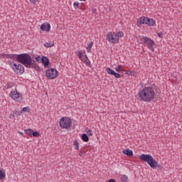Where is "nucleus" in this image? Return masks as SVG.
Returning <instances> with one entry per match:
<instances>
[{
	"instance_id": "obj_1",
	"label": "nucleus",
	"mask_w": 182,
	"mask_h": 182,
	"mask_svg": "<svg viewBox=\"0 0 182 182\" xmlns=\"http://www.w3.org/2000/svg\"><path fill=\"white\" fill-rule=\"evenodd\" d=\"M138 96L142 102L150 103L154 100L156 97V92L151 87H144L138 92Z\"/></svg>"
},
{
	"instance_id": "obj_2",
	"label": "nucleus",
	"mask_w": 182,
	"mask_h": 182,
	"mask_svg": "<svg viewBox=\"0 0 182 182\" xmlns=\"http://www.w3.org/2000/svg\"><path fill=\"white\" fill-rule=\"evenodd\" d=\"M18 62L28 69H32L35 66V64L32 62V57L28 53L19 54Z\"/></svg>"
},
{
	"instance_id": "obj_3",
	"label": "nucleus",
	"mask_w": 182,
	"mask_h": 182,
	"mask_svg": "<svg viewBox=\"0 0 182 182\" xmlns=\"http://www.w3.org/2000/svg\"><path fill=\"white\" fill-rule=\"evenodd\" d=\"M124 33L123 31L109 32L107 34L106 39L109 43H119V38H123Z\"/></svg>"
},
{
	"instance_id": "obj_4",
	"label": "nucleus",
	"mask_w": 182,
	"mask_h": 182,
	"mask_svg": "<svg viewBox=\"0 0 182 182\" xmlns=\"http://www.w3.org/2000/svg\"><path fill=\"white\" fill-rule=\"evenodd\" d=\"M139 159L141 161H145L146 163H147V164H149V167H151V168H156L157 167V164H159V163H157L153 159V156L150 154H142L139 156Z\"/></svg>"
},
{
	"instance_id": "obj_5",
	"label": "nucleus",
	"mask_w": 182,
	"mask_h": 182,
	"mask_svg": "<svg viewBox=\"0 0 182 182\" xmlns=\"http://www.w3.org/2000/svg\"><path fill=\"white\" fill-rule=\"evenodd\" d=\"M141 41L143 42L144 45L149 49V50H151V52H154V41L151 38L147 37V36H142L140 37Z\"/></svg>"
},
{
	"instance_id": "obj_6",
	"label": "nucleus",
	"mask_w": 182,
	"mask_h": 182,
	"mask_svg": "<svg viewBox=\"0 0 182 182\" xmlns=\"http://www.w3.org/2000/svg\"><path fill=\"white\" fill-rule=\"evenodd\" d=\"M59 124L61 129H70L72 127V119L68 117H62L60 119Z\"/></svg>"
},
{
	"instance_id": "obj_7",
	"label": "nucleus",
	"mask_w": 182,
	"mask_h": 182,
	"mask_svg": "<svg viewBox=\"0 0 182 182\" xmlns=\"http://www.w3.org/2000/svg\"><path fill=\"white\" fill-rule=\"evenodd\" d=\"M11 66L16 75H23V73H25V68L23 65L21 64H16L15 63H11Z\"/></svg>"
},
{
	"instance_id": "obj_8",
	"label": "nucleus",
	"mask_w": 182,
	"mask_h": 182,
	"mask_svg": "<svg viewBox=\"0 0 182 182\" xmlns=\"http://www.w3.org/2000/svg\"><path fill=\"white\" fill-rule=\"evenodd\" d=\"M46 76L48 77V79H56V77L59 76V73L56 69L49 68L46 70Z\"/></svg>"
},
{
	"instance_id": "obj_9",
	"label": "nucleus",
	"mask_w": 182,
	"mask_h": 182,
	"mask_svg": "<svg viewBox=\"0 0 182 182\" xmlns=\"http://www.w3.org/2000/svg\"><path fill=\"white\" fill-rule=\"evenodd\" d=\"M10 97L13 98L15 102H22V94L18 92L16 90H12L9 94Z\"/></svg>"
},
{
	"instance_id": "obj_10",
	"label": "nucleus",
	"mask_w": 182,
	"mask_h": 182,
	"mask_svg": "<svg viewBox=\"0 0 182 182\" xmlns=\"http://www.w3.org/2000/svg\"><path fill=\"white\" fill-rule=\"evenodd\" d=\"M148 18L149 17L146 16L140 17L137 21L138 26H140L141 25H147Z\"/></svg>"
},
{
	"instance_id": "obj_11",
	"label": "nucleus",
	"mask_w": 182,
	"mask_h": 182,
	"mask_svg": "<svg viewBox=\"0 0 182 182\" xmlns=\"http://www.w3.org/2000/svg\"><path fill=\"white\" fill-rule=\"evenodd\" d=\"M40 29L43 32H49L50 31V24L49 23H44L41 24Z\"/></svg>"
},
{
	"instance_id": "obj_12",
	"label": "nucleus",
	"mask_w": 182,
	"mask_h": 182,
	"mask_svg": "<svg viewBox=\"0 0 182 182\" xmlns=\"http://www.w3.org/2000/svg\"><path fill=\"white\" fill-rule=\"evenodd\" d=\"M41 60L44 68H48L49 65V58L46 56H43Z\"/></svg>"
},
{
	"instance_id": "obj_13",
	"label": "nucleus",
	"mask_w": 182,
	"mask_h": 182,
	"mask_svg": "<svg viewBox=\"0 0 182 182\" xmlns=\"http://www.w3.org/2000/svg\"><path fill=\"white\" fill-rule=\"evenodd\" d=\"M85 54H86L85 50H84V51L78 50L77 56L80 59V60H83V57L85 56Z\"/></svg>"
},
{
	"instance_id": "obj_14",
	"label": "nucleus",
	"mask_w": 182,
	"mask_h": 182,
	"mask_svg": "<svg viewBox=\"0 0 182 182\" xmlns=\"http://www.w3.org/2000/svg\"><path fill=\"white\" fill-rule=\"evenodd\" d=\"M146 25L149 26H154V25H156V21L148 17Z\"/></svg>"
},
{
	"instance_id": "obj_15",
	"label": "nucleus",
	"mask_w": 182,
	"mask_h": 182,
	"mask_svg": "<svg viewBox=\"0 0 182 182\" xmlns=\"http://www.w3.org/2000/svg\"><path fill=\"white\" fill-rule=\"evenodd\" d=\"M123 154H126L129 157H133V151L132 149H125L123 151Z\"/></svg>"
},
{
	"instance_id": "obj_16",
	"label": "nucleus",
	"mask_w": 182,
	"mask_h": 182,
	"mask_svg": "<svg viewBox=\"0 0 182 182\" xmlns=\"http://www.w3.org/2000/svg\"><path fill=\"white\" fill-rule=\"evenodd\" d=\"M6 174L5 173V169L0 168V180L5 178Z\"/></svg>"
},
{
	"instance_id": "obj_17",
	"label": "nucleus",
	"mask_w": 182,
	"mask_h": 182,
	"mask_svg": "<svg viewBox=\"0 0 182 182\" xmlns=\"http://www.w3.org/2000/svg\"><path fill=\"white\" fill-rule=\"evenodd\" d=\"M93 47V41H91L87 46L86 47L87 53H90L92 52V48Z\"/></svg>"
},
{
	"instance_id": "obj_18",
	"label": "nucleus",
	"mask_w": 182,
	"mask_h": 182,
	"mask_svg": "<svg viewBox=\"0 0 182 182\" xmlns=\"http://www.w3.org/2000/svg\"><path fill=\"white\" fill-rule=\"evenodd\" d=\"M81 139L85 143H87V141H89V136H87V134H82Z\"/></svg>"
},
{
	"instance_id": "obj_19",
	"label": "nucleus",
	"mask_w": 182,
	"mask_h": 182,
	"mask_svg": "<svg viewBox=\"0 0 182 182\" xmlns=\"http://www.w3.org/2000/svg\"><path fill=\"white\" fill-rule=\"evenodd\" d=\"M19 54H11V59H13V60H17L18 62H19Z\"/></svg>"
},
{
	"instance_id": "obj_20",
	"label": "nucleus",
	"mask_w": 182,
	"mask_h": 182,
	"mask_svg": "<svg viewBox=\"0 0 182 182\" xmlns=\"http://www.w3.org/2000/svg\"><path fill=\"white\" fill-rule=\"evenodd\" d=\"M55 46V43H53V41L50 42V43H46L44 44V46L46 48H52V46Z\"/></svg>"
},
{
	"instance_id": "obj_21",
	"label": "nucleus",
	"mask_w": 182,
	"mask_h": 182,
	"mask_svg": "<svg viewBox=\"0 0 182 182\" xmlns=\"http://www.w3.org/2000/svg\"><path fill=\"white\" fill-rule=\"evenodd\" d=\"M24 132L26 134H28V136H32L33 130L31 129H24Z\"/></svg>"
},
{
	"instance_id": "obj_22",
	"label": "nucleus",
	"mask_w": 182,
	"mask_h": 182,
	"mask_svg": "<svg viewBox=\"0 0 182 182\" xmlns=\"http://www.w3.org/2000/svg\"><path fill=\"white\" fill-rule=\"evenodd\" d=\"M80 6V4L79 3V1H75L73 4V7L75 10L79 9V6Z\"/></svg>"
},
{
	"instance_id": "obj_23",
	"label": "nucleus",
	"mask_w": 182,
	"mask_h": 182,
	"mask_svg": "<svg viewBox=\"0 0 182 182\" xmlns=\"http://www.w3.org/2000/svg\"><path fill=\"white\" fill-rule=\"evenodd\" d=\"M73 146H75V150H79V142L77 141V140H75L73 141Z\"/></svg>"
},
{
	"instance_id": "obj_24",
	"label": "nucleus",
	"mask_w": 182,
	"mask_h": 182,
	"mask_svg": "<svg viewBox=\"0 0 182 182\" xmlns=\"http://www.w3.org/2000/svg\"><path fill=\"white\" fill-rule=\"evenodd\" d=\"M121 181L122 182H127V181H129V178L127 177V176L124 175L121 178Z\"/></svg>"
},
{
	"instance_id": "obj_25",
	"label": "nucleus",
	"mask_w": 182,
	"mask_h": 182,
	"mask_svg": "<svg viewBox=\"0 0 182 182\" xmlns=\"http://www.w3.org/2000/svg\"><path fill=\"white\" fill-rule=\"evenodd\" d=\"M107 73H108V75H114L115 71L113 70L112 68H107Z\"/></svg>"
},
{
	"instance_id": "obj_26",
	"label": "nucleus",
	"mask_w": 182,
	"mask_h": 182,
	"mask_svg": "<svg viewBox=\"0 0 182 182\" xmlns=\"http://www.w3.org/2000/svg\"><path fill=\"white\" fill-rule=\"evenodd\" d=\"M32 136H33V137H38V136H41V134H40L39 132H38V131H36V132H33V131Z\"/></svg>"
},
{
	"instance_id": "obj_27",
	"label": "nucleus",
	"mask_w": 182,
	"mask_h": 182,
	"mask_svg": "<svg viewBox=\"0 0 182 182\" xmlns=\"http://www.w3.org/2000/svg\"><path fill=\"white\" fill-rule=\"evenodd\" d=\"M86 133H87L88 136H93V132L91 129H89V128L86 129Z\"/></svg>"
},
{
	"instance_id": "obj_28",
	"label": "nucleus",
	"mask_w": 182,
	"mask_h": 182,
	"mask_svg": "<svg viewBox=\"0 0 182 182\" xmlns=\"http://www.w3.org/2000/svg\"><path fill=\"white\" fill-rule=\"evenodd\" d=\"M115 70L116 72H118V73H120V72H122V66L117 65V67H115Z\"/></svg>"
},
{
	"instance_id": "obj_29",
	"label": "nucleus",
	"mask_w": 182,
	"mask_h": 182,
	"mask_svg": "<svg viewBox=\"0 0 182 182\" xmlns=\"http://www.w3.org/2000/svg\"><path fill=\"white\" fill-rule=\"evenodd\" d=\"M113 76H114L115 79H119V77H121V75L119 73H114V75H112Z\"/></svg>"
},
{
	"instance_id": "obj_30",
	"label": "nucleus",
	"mask_w": 182,
	"mask_h": 182,
	"mask_svg": "<svg viewBox=\"0 0 182 182\" xmlns=\"http://www.w3.org/2000/svg\"><path fill=\"white\" fill-rule=\"evenodd\" d=\"M89 60V57H87V54H85L82 60H82V62H86V60Z\"/></svg>"
},
{
	"instance_id": "obj_31",
	"label": "nucleus",
	"mask_w": 182,
	"mask_h": 182,
	"mask_svg": "<svg viewBox=\"0 0 182 182\" xmlns=\"http://www.w3.org/2000/svg\"><path fill=\"white\" fill-rule=\"evenodd\" d=\"M31 4H33V5H36L38 2H39V0H29Z\"/></svg>"
},
{
	"instance_id": "obj_32",
	"label": "nucleus",
	"mask_w": 182,
	"mask_h": 182,
	"mask_svg": "<svg viewBox=\"0 0 182 182\" xmlns=\"http://www.w3.org/2000/svg\"><path fill=\"white\" fill-rule=\"evenodd\" d=\"M85 63L87 65V66H90V68H92L90 60H86Z\"/></svg>"
},
{
	"instance_id": "obj_33",
	"label": "nucleus",
	"mask_w": 182,
	"mask_h": 182,
	"mask_svg": "<svg viewBox=\"0 0 182 182\" xmlns=\"http://www.w3.org/2000/svg\"><path fill=\"white\" fill-rule=\"evenodd\" d=\"M126 74H127V75H131V76H134V74H133V72H132V70H127V71L126 72Z\"/></svg>"
},
{
	"instance_id": "obj_34",
	"label": "nucleus",
	"mask_w": 182,
	"mask_h": 182,
	"mask_svg": "<svg viewBox=\"0 0 182 182\" xmlns=\"http://www.w3.org/2000/svg\"><path fill=\"white\" fill-rule=\"evenodd\" d=\"M11 54L4 53V58H6V59H11Z\"/></svg>"
},
{
	"instance_id": "obj_35",
	"label": "nucleus",
	"mask_w": 182,
	"mask_h": 182,
	"mask_svg": "<svg viewBox=\"0 0 182 182\" xmlns=\"http://www.w3.org/2000/svg\"><path fill=\"white\" fill-rule=\"evenodd\" d=\"M23 112H29V108L28 107H23L22 109Z\"/></svg>"
},
{
	"instance_id": "obj_36",
	"label": "nucleus",
	"mask_w": 182,
	"mask_h": 182,
	"mask_svg": "<svg viewBox=\"0 0 182 182\" xmlns=\"http://www.w3.org/2000/svg\"><path fill=\"white\" fill-rule=\"evenodd\" d=\"M4 58H5V53H0V59H4Z\"/></svg>"
},
{
	"instance_id": "obj_37",
	"label": "nucleus",
	"mask_w": 182,
	"mask_h": 182,
	"mask_svg": "<svg viewBox=\"0 0 182 182\" xmlns=\"http://www.w3.org/2000/svg\"><path fill=\"white\" fill-rule=\"evenodd\" d=\"M86 154V152H85V151H80V153H79V156H80V157H82V156H85Z\"/></svg>"
},
{
	"instance_id": "obj_38",
	"label": "nucleus",
	"mask_w": 182,
	"mask_h": 182,
	"mask_svg": "<svg viewBox=\"0 0 182 182\" xmlns=\"http://www.w3.org/2000/svg\"><path fill=\"white\" fill-rule=\"evenodd\" d=\"M158 36H159V38H163V33H162V32H159V33H158Z\"/></svg>"
},
{
	"instance_id": "obj_39",
	"label": "nucleus",
	"mask_w": 182,
	"mask_h": 182,
	"mask_svg": "<svg viewBox=\"0 0 182 182\" xmlns=\"http://www.w3.org/2000/svg\"><path fill=\"white\" fill-rule=\"evenodd\" d=\"M39 59H41L40 56L36 58V60L37 62H39Z\"/></svg>"
},
{
	"instance_id": "obj_40",
	"label": "nucleus",
	"mask_w": 182,
	"mask_h": 182,
	"mask_svg": "<svg viewBox=\"0 0 182 182\" xmlns=\"http://www.w3.org/2000/svg\"><path fill=\"white\" fill-rule=\"evenodd\" d=\"M108 182H116V181H114V179H109Z\"/></svg>"
},
{
	"instance_id": "obj_41",
	"label": "nucleus",
	"mask_w": 182,
	"mask_h": 182,
	"mask_svg": "<svg viewBox=\"0 0 182 182\" xmlns=\"http://www.w3.org/2000/svg\"><path fill=\"white\" fill-rule=\"evenodd\" d=\"M92 13L96 14V9H92Z\"/></svg>"
},
{
	"instance_id": "obj_42",
	"label": "nucleus",
	"mask_w": 182,
	"mask_h": 182,
	"mask_svg": "<svg viewBox=\"0 0 182 182\" xmlns=\"http://www.w3.org/2000/svg\"><path fill=\"white\" fill-rule=\"evenodd\" d=\"M159 168H161V170L163 168V166H161L160 165L157 166Z\"/></svg>"
},
{
	"instance_id": "obj_43",
	"label": "nucleus",
	"mask_w": 182,
	"mask_h": 182,
	"mask_svg": "<svg viewBox=\"0 0 182 182\" xmlns=\"http://www.w3.org/2000/svg\"><path fill=\"white\" fill-rule=\"evenodd\" d=\"M18 134H21V136H23V133L18 132Z\"/></svg>"
},
{
	"instance_id": "obj_44",
	"label": "nucleus",
	"mask_w": 182,
	"mask_h": 182,
	"mask_svg": "<svg viewBox=\"0 0 182 182\" xmlns=\"http://www.w3.org/2000/svg\"><path fill=\"white\" fill-rule=\"evenodd\" d=\"M80 1H85V0H80Z\"/></svg>"
}]
</instances>
